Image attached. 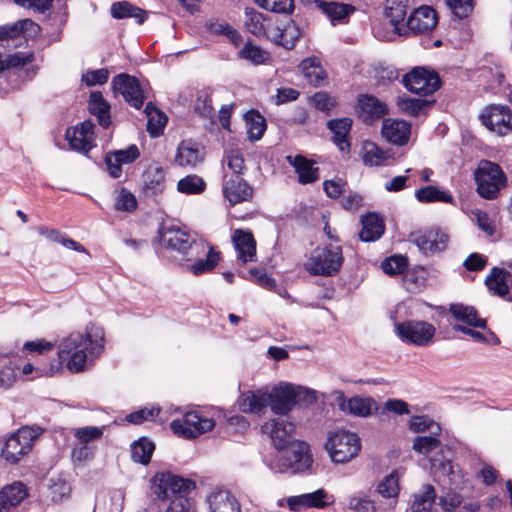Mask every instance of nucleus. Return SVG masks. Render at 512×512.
<instances>
[{"label": "nucleus", "mask_w": 512, "mask_h": 512, "mask_svg": "<svg viewBox=\"0 0 512 512\" xmlns=\"http://www.w3.org/2000/svg\"><path fill=\"white\" fill-rule=\"evenodd\" d=\"M245 27L255 37L266 38L286 50H292L301 37V30L292 19L274 20L254 8L245 9Z\"/></svg>", "instance_id": "nucleus-1"}, {"label": "nucleus", "mask_w": 512, "mask_h": 512, "mask_svg": "<svg viewBox=\"0 0 512 512\" xmlns=\"http://www.w3.org/2000/svg\"><path fill=\"white\" fill-rule=\"evenodd\" d=\"M103 341V331L100 328H91L85 334L73 332L61 341L58 357L61 363L66 362L71 372H81L85 368L88 354H100Z\"/></svg>", "instance_id": "nucleus-2"}, {"label": "nucleus", "mask_w": 512, "mask_h": 512, "mask_svg": "<svg viewBox=\"0 0 512 512\" xmlns=\"http://www.w3.org/2000/svg\"><path fill=\"white\" fill-rule=\"evenodd\" d=\"M196 489L193 480L171 472H157L151 479V491L156 499L168 502L165 512H189V495Z\"/></svg>", "instance_id": "nucleus-3"}, {"label": "nucleus", "mask_w": 512, "mask_h": 512, "mask_svg": "<svg viewBox=\"0 0 512 512\" xmlns=\"http://www.w3.org/2000/svg\"><path fill=\"white\" fill-rule=\"evenodd\" d=\"M42 431L38 426L19 428L5 439L1 448V457L9 464H17L31 451Z\"/></svg>", "instance_id": "nucleus-4"}, {"label": "nucleus", "mask_w": 512, "mask_h": 512, "mask_svg": "<svg viewBox=\"0 0 512 512\" xmlns=\"http://www.w3.org/2000/svg\"><path fill=\"white\" fill-rule=\"evenodd\" d=\"M343 260L340 246L317 247L311 252L305 267L311 275L333 276L339 272Z\"/></svg>", "instance_id": "nucleus-5"}, {"label": "nucleus", "mask_w": 512, "mask_h": 512, "mask_svg": "<svg viewBox=\"0 0 512 512\" xmlns=\"http://www.w3.org/2000/svg\"><path fill=\"white\" fill-rule=\"evenodd\" d=\"M325 448L334 463H347L361 450V440L356 433L338 430L330 434Z\"/></svg>", "instance_id": "nucleus-6"}, {"label": "nucleus", "mask_w": 512, "mask_h": 512, "mask_svg": "<svg viewBox=\"0 0 512 512\" xmlns=\"http://www.w3.org/2000/svg\"><path fill=\"white\" fill-rule=\"evenodd\" d=\"M312 394V391L305 389L302 386L283 383L279 386H275L271 390L270 408L273 413L286 416L300 401L314 400Z\"/></svg>", "instance_id": "nucleus-7"}, {"label": "nucleus", "mask_w": 512, "mask_h": 512, "mask_svg": "<svg viewBox=\"0 0 512 512\" xmlns=\"http://www.w3.org/2000/svg\"><path fill=\"white\" fill-rule=\"evenodd\" d=\"M478 194L485 199H495L505 187L507 179L501 167L491 161H482L475 171Z\"/></svg>", "instance_id": "nucleus-8"}, {"label": "nucleus", "mask_w": 512, "mask_h": 512, "mask_svg": "<svg viewBox=\"0 0 512 512\" xmlns=\"http://www.w3.org/2000/svg\"><path fill=\"white\" fill-rule=\"evenodd\" d=\"M439 448V452L430 460L431 465L444 475L449 476L453 473L452 452L449 448L443 447L440 440L434 436H417L413 441V449L419 454L427 455Z\"/></svg>", "instance_id": "nucleus-9"}, {"label": "nucleus", "mask_w": 512, "mask_h": 512, "mask_svg": "<svg viewBox=\"0 0 512 512\" xmlns=\"http://www.w3.org/2000/svg\"><path fill=\"white\" fill-rule=\"evenodd\" d=\"M395 332L402 342L424 347L432 343L436 329L426 321L406 320L395 324Z\"/></svg>", "instance_id": "nucleus-10"}, {"label": "nucleus", "mask_w": 512, "mask_h": 512, "mask_svg": "<svg viewBox=\"0 0 512 512\" xmlns=\"http://www.w3.org/2000/svg\"><path fill=\"white\" fill-rule=\"evenodd\" d=\"M438 23L436 11L429 6H421L415 9L401 26H397L396 34L408 37L427 33L433 30Z\"/></svg>", "instance_id": "nucleus-11"}, {"label": "nucleus", "mask_w": 512, "mask_h": 512, "mask_svg": "<svg viewBox=\"0 0 512 512\" xmlns=\"http://www.w3.org/2000/svg\"><path fill=\"white\" fill-rule=\"evenodd\" d=\"M404 87L412 93L428 96L435 93L441 86V79L435 71L425 67H414L402 79Z\"/></svg>", "instance_id": "nucleus-12"}, {"label": "nucleus", "mask_w": 512, "mask_h": 512, "mask_svg": "<svg viewBox=\"0 0 512 512\" xmlns=\"http://www.w3.org/2000/svg\"><path fill=\"white\" fill-rule=\"evenodd\" d=\"M215 422L211 418L203 417L198 412L186 413L183 418L171 422V430L186 439H193L199 435L211 431Z\"/></svg>", "instance_id": "nucleus-13"}, {"label": "nucleus", "mask_w": 512, "mask_h": 512, "mask_svg": "<svg viewBox=\"0 0 512 512\" xmlns=\"http://www.w3.org/2000/svg\"><path fill=\"white\" fill-rule=\"evenodd\" d=\"M481 123L498 135L512 132V114L506 105L491 104L485 107L479 116Z\"/></svg>", "instance_id": "nucleus-14"}, {"label": "nucleus", "mask_w": 512, "mask_h": 512, "mask_svg": "<svg viewBox=\"0 0 512 512\" xmlns=\"http://www.w3.org/2000/svg\"><path fill=\"white\" fill-rule=\"evenodd\" d=\"M411 241L424 255L431 256L446 250L449 235L440 228H431L412 233Z\"/></svg>", "instance_id": "nucleus-15"}, {"label": "nucleus", "mask_w": 512, "mask_h": 512, "mask_svg": "<svg viewBox=\"0 0 512 512\" xmlns=\"http://www.w3.org/2000/svg\"><path fill=\"white\" fill-rule=\"evenodd\" d=\"M112 89L120 93L126 102L135 109H140L144 103V91L139 80L127 73H120L112 80Z\"/></svg>", "instance_id": "nucleus-16"}, {"label": "nucleus", "mask_w": 512, "mask_h": 512, "mask_svg": "<svg viewBox=\"0 0 512 512\" xmlns=\"http://www.w3.org/2000/svg\"><path fill=\"white\" fill-rule=\"evenodd\" d=\"M295 424L279 417L265 422L261 430L272 440L273 445L278 450H283L295 442L294 432Z\"/></svg>", "instance_id": "nucleus-17"}, {"label": "nucleus", "mask_w": 512, "mask_h": 512, "mask_svg": "<svg viewBox=\"0 0 512 512\" xmlns=\"http://www.w3.org/2000/svg\"><path fill=\"white\" fill-rule=\"evenodd\" d=\"M158 236L164 246L184 256L192 255V251L198 247L187 233L174 227L165 228L163 223L158 229Z\"/></svg>", "instance_id": "nucleus-18"}, {"label": "nucleus", "mask_w": 512, "mask_h": 512, "mask_svg": "<svg viewBox=\"0 0 512 512\" xmlns=\"http://www.w3.org/2000/svg\"><path fill=\"white\" fill-rule=\"evenodd\" d=\"M332 395L339 409L346 414L367 417L376 408V401L371 397L353 396L347 399L341 390L334 391Z\"/></svg>", "instance_id": "nucleus-19"}, {"label": "nucleus", "mask_w": 512, "mask_h": 512, "mask_svg": "<svg viewBox=\"0 0 512 512\" xmlns=\"http://www.w3.org/2000/svg\"><path fill=\"white\" fill-rule=\"evenodd\" d=\"M356 110L358 117L367 125L373 124L388 113L384 102L368 94L358 96Z\"/></svg>", "instance_id": "nucleus-20"}, {"label": "nucleus", "mask_w": 512, "mask_h": 512, "mask_svg": "<svg viewBox=\"0 0 512 512\" xmlns=\"http://www.w3.org/2000/svg\"><path fill=\"white\" fill-rule=\"evenodd\" d=\"M223 195L229 203L236 204L251 201L253 198V188L245 181L241 175L232 174L223 183Z\"/></svg>", "instance_id": "nucleus-21"}, {"label": "nucleus", "mask_w": 512, "mask_h": 512, "mask_svg": "<svg viewBox=\"0 0 512 512\" xmlns=\"http://www.w3.org/2000/svg\"><path fill=\"white\" fill-rule=\"evenodd\" d=\"M381 133L389 143L404 146L409 141L411 125L404 120L384 119Z\"/></svg>", "instance_id": "nucleus-22"}, {"label": "nucleus", "mask_w": 512, "mask_h": 512, "mask_svg": "<svg viewBox=\"0 0 512 512\" xmlns=\"http://www.w3.org/2000/svg\"><path fill=\"white\" fill-rule=\"evenodd\" d=\"M142 192L146 197L161 194L166 188L165 172L160 166H149L142 175Z\"/></svg>", "instance_id": "nucleus-23"}, {"label": "nucleus", "mask_w": 512, "mask_h": 512, "mask_svg": "<svg viewBox=\"0 0 512 512\" xmlns=\"http://www.w3.org/2000/svg\"><path fill=\"white\" fill-rule=\"evenodd\" d=\"M353 121L349 117L330 119L327 122V128L333 133L332 141L342 152L350 151V141L348 139Z\"/></svg>", "instance_id": "nucleus-24"}, {"label": "nucleus", "mask_w": 512, "mask_h": 512, "mask_svg": "<svg viewBox=\"0 0 512 512\" xmlns=\"http://www.w3.org/2000/svg\"><path fill=\"white\" fill-rule=\"evenodd\" d=\"M232 240L238 252V258L243 263L255 261L256 241L251 232L237 229L232 236Z\"/></svg>", "instance_id": "nucleus-25"}, {"label": "nucleus", "mask_w": 512, "mask_h": 512, "mask_svg": "<svg viewBox=\"0 0 512 512\" xmlns=\"http://www.w3.org/2000/svg\"><path fill=\"white\" fill-rule=\"evenodd\" d=\"M270 392L257 390L243 393L238 400L239 408L244 413H259L265 407H270Z\"/></svg>", "instance_id": "nucleus-26"}, {"label": "nucleus", "mask_w": 512, "mask_h": 512, "mask_svg": "<svg viewBox=\"0 0 512 512\" xmlns=\"http://www.w3.org/2000/svg\"><path fill=\"white\" fill-rule=\"evenodd\" d=\"M361 224L362 229L359 232V239L363 242H374L384 234L385 224L377 213H368L362 216Z\"/></svg>", "instance_id": "nucleus-27"}, {"label": "nucleus", "mask_w": 512, "mask_h": 512, "mask_svg": "<svg viewBox=\"0 0 512 512\" xmlns=\"http://www.w3.org/2000/svg\"><path fill=\"white\" fill-rule=\"evenodd\" d=\"M28 496L27 487L21 482H14L0 491V512H8L19 505Z\"/></svg>", "instance_id": "nucleus-28"}, {"label": "nucleus", "mask_w": 512, "mask_h": 512, "mask_svg": "<svg viewBox=\"0 0 512 512\" xmlns=\"http://www.w3.org/2000/svg\"><path fill=\"white\" fill-rule=\"evenodd\" d=\"M299 69L314 87L324 86L327 83V74L318 57L312 56L303 59L299 64Z\"/></svg>", "instance_id": "nucleus-29"}, {"label": "nucleus", "mask_w": 512, "mask_h": 512, "mask_svg": "<svg viewBox=\"0 0 512 512\" xmlns=\"http://www.w3.org/2000/svg\"><path fill=\"white\" fill-rule=\"evenodd\" d=\"M211 512H240L238 500L228 490L219 489L208 497Z\"/></svg>", "instance_id": "nucleus-30"}, {"label": "nucleus", "mask_w": 512, "mask_h": 512, "mask_svg": "<svg viewBox=\"0 0 512 512\" xmlns=\"http://www.w3.org/2000/svg\"><path fill=\"white\" fill-rule=\"evenodd\" d=\"M110 14L112 18L118 20L134 18L139 25H142L148 18L147 11L125 0L112 3Z\"/></svg>", "instance_id": "nucleus-31"}, {"label": "nucleus", "mask_w": 512, "mask_h": 512, "mask_svg": "<svg viewBox=\"0 0 512 512\" xmlns=\"http://www.w3.org/2000/svg\"><path fill=\"white\" fill-rule=\"evenodd\" d=\"M88 111L98 119L99 125L107 129L111 125L110 104L99 91L91 92L88 101Z\"/></svg>", "instance_id": "nucleus-32"}, {"label": "nucleus", "mask_w": 512, "mask_h": 512, "mask_svg": "<svg viewBox=\"0 0 512 512\" xmlns=\"http://www.w3.org/2000/svg\"><path fill=\"white\" fill-rule=\"evenodd\" d=\"M288 162L295 168L298 181L301 184L314 183L319 179V169L313 167V162L302 155L288 156Z\"/></svg>", "instance_id": "nucleus-33"}, {"label": "nucleus", "mask_w": 512, "mask_h": 512, "mask_svg": "<svg viewBox=\"0 0 512 512\" xmlns=\"http://www.w3.org/2000/svg\"><path fill=\"white\" fill-rule=\"evenodd\" d=\"M452 316L468 326L485 329L487 322L485 319L478 317V312L473 306H467L462 303H454L449 307Z\"/></svg>", "instance_id": "nucleus-34"}, {"label": "nucleus", "mask_w": 512, "mask_h": 512, "mask_svg": "<svg viewBox=\"0 0 512 512\" xmlns=\"http://www.w3.org/2000/svg\"><path fill=\"white\" fill-rule=\"evenodd\" d=\"M292 448L286 452L288 466L294 471H302L308 468L312 463V457L309 453V446L304 442L296 445L291 444Z\"/></svg>", "instance_id": "nucleus-35"}, {"label": "nucleus", "mask_w": 512, "mask_h": 512, "mask_svg": "<svg viewBox=\"0 0 512 512\" xmlns=\"http://www.w3.org/2000/svg\"><path fill=\"white\" fill-rule=\"evenodd\" d=\"M315 4L332 23L349 17L355 11L354 6L335 1L315 0Z\"/></svg>", "instance_id": "nucleus-36"}, {"label": "nucleus", "mask_w": 512, "mask_h": 512, "mask_svg": "<svg viewBox=\"0 0 512 512\" xmlns=\"http://www.w3.org/2000/svg\"><path fill=\"white\" fill-rule=\"evenodd\" d=\"M144 112L147 116L146 130L148 134L153 138L160 136L168 122V117L154 106L152 102L147 103Z\"/></svg>", "instance_id": "nucleus-37"}, {"label": "nucleus", "mask_w": 512, "mask_h": 512, "mask_svg": "<svg viewBox=\"0 0 512 512\" xmlns=\"http://www.w3.org/2000/svg\"><path fill=\"white\" fill-rule=\"evenodd\" d=\"M510 273L505 269L493 267L490 274L485 279V285L495 295L507 298L509 295V285L507 284V278Z\"/></svg>", "instance_id": "nucleus-38"}, {"label": "nucleus", "mask_w": 512, "mask_h": 512, "mask_svg": "<svg viewBox=\"0 0 512 512\" xmlns=\"http://www.w3.org/2000/svg\"><path fill=\"white\" fill-rule=\"evenodd\" d=\"M204 159L195 143L183 141L179 144L175 162L180 166H196Z\"/></svg>", "instance_id": "nucleus-39"}, {"label": "nucleus", "mask_w": 512, "mask_h": 512, "mask_svg": "<svg viewBox=\"0 0 512 512\" xmlns=\"http://www.w3.org/2000/svg\"><path fill=\"white\" fill-rule=\"evenodd\" d=\"M248 139L252 142L260 140L267 128L266 119L257 111L250 110L245 114Z\"/></svg>", "instance_id": "nucleus-40"}, {"label": "nucleus", "mask_w": 512, "mask_h": 512, "mask_svg": "<svg viewBox=\"0 0 512 512\" xmlns=\"http://www.w3.org/2000/svg\"><path fill=\"white\" fill-rule=\"evenodd\" d=\"M391 155L388 151L381 149L377 144L371 141H365L362 146V160L366 166H380Z\"/></svg>", "instance_id": "nucleus-41"}, {"label": "nucleus", "mask_w": 512, "mask_h": 512, "mask_svg": "<svg viewBox=\"0 0 512 512\" xmlns=\"http://www.w3.org/2000/svg\"><path fill=\"white\" fill-rule=\"evenodd\" d=\"M436 500V492L432 485L425 484L422 490L413 494L412 512H425L431 509Z\"/></svg>", "instance_id": "nucleus-42"}, {"label": "nucleus", "mask_w": 512, "mask_h": 512, "mask_svg": "<svg viewBox=\"0 0 512 512\" xmlns=\"http://www.w3.org/2000/svg\"><path fill=\"white\" fill-rule=\"evenodd\" d=\"M155 444L145 437L138 439L131 445V457L136 463L147 465L151 461Z\"/></svg>", "instance_id": "nucleus-43"}, {"label": "nucleus", "mask_w": 512, "mask_h": 512, "mask_svg": "<svg viewBox=\"0 0 512 512\" xmlns=\"http://www.w3.org/2000/svg\"><path fill=\"white\" fill-rule=\"evenodd\" d=\"M416 199L421 203H453V196L445 191L440 190L436 186H425L415 192Z\"/></svg>", "instance_id": "nucleus-44"}, {"label": "nucleus", "mask_w": 512, "mask_h": 512, "mask_svg": "<svg viewBox=\"0 0 512 512\" xmlns=\"http://www.w3.org/2000/svg\"><path fill=\"white\" fill-rule=\"evenodd\" d=\"M408 0H386L385 13L396 33L397 26L405 21Z\"/></svg>", "instance_id": "nucleus-45"}, {"label": "nucleus", "mask_w": 512, "mask_h": 512, "mask_svg": "<svg viewBox=\"0 0 512 512\" xmlns=\"http://www.w3.org/2000/svg\"><path fill=\"white\" fill-rule=\"evenodd\" d=\"M65 138L72 150L87 154L94 146V141L89 136L81 135L77 130L68 128Z\"/></svg>", "instance_id": "nucleus-46"}, {"label": "nucleus", "mask_w": 512, "mask_h": 512, "mask_svg": "<svg viewBox=\"0 0 512 512\" xmlns=\"http://www.w3.org/2000/svg\"><path fill=\"white\" fill-rule=\"evenodd\" d=\"M205 189V181L195 174L187 175L177 183V190L183 194H200Z\"/></svg>", "instance_id": "nucleus-47"}, {"label": "nucleus", "mask_w": 512, "mask_h": 512, "mask_svg": "<svg viewBox=\"0 0 512 512\" xmlns=\"http://www.w3.org/2000/svg\"><path fill=\"white\" fill-rule=\"evenodd\" d=\"M195 111L204 118L210 119L214 116L211 89L205 88L197 92Z\"/></svg>", "instance_id": "nucleus-48"}, {"label": "nucleus", "mask_w": 512, "mask_h": 512, "mask_svg": "<svg viewBox=\"0 0 512 512\" xmlns=\"http://www.w3.org/2000/svg\"><path fill=\"white\" fill-rule=\"evenodd\" d=\"M238 55L241 59L248 60L254 65L263 64L268 59L267 52L261 47L254 45L251 41H248L244 45Z\"/></svg>", "instance_id": "nucleus-49"}, {"label": "nucleus", "mask_w": 512, "mask_h": 512, "mask_svg": "<svg viewBox=\"0 0 512 512\" xmlns=\"http://www.w3.org/2000/svg\"><path fill=\"white\" fill-rule=\"evenodd\" d=\"M220 259L219 253L213 247L209 248L206 259H198L190 266V271L194 275H201L206 272L212 271Z\"/></svg>", "instance_id": "nucleus-50"}, {"label": "nucleus", "mask_w": 512, "mask_h": 512, "mask_svg": "<svg viewBox=\"0 0 512 512\" xmlns=\"http://www.w3.org/2000/svg\"><path fill=\"white\" fill-rule=\"evenodd\" d=\"M49 492L53 502H61L69 497L71 487L69 483L61 477H52L49 484Z\"/></svg>", "instance_id": "nucleus-51"}, {"label": "nucleus", "mask_w": 512, "mask_h": 512, "mask_svg": "<svg viewBox=\"0 0 512 512\" xmlns=\"http://www.w3.org/2000/svg\"><path fill=\"white\" fill-rule=\"evenodd\" d=\"M34 60L33 53L16 52L8 55L4 60L0 59V73L8 68L23 67Z\"/></svg>", "instance_id": "nucleus-52"}, {"label": "nucleus", "mask_w": 512, "mask_h": 512, "mask_svg": "<svg viewBox=\"0 0 512 512\" xmlns=\"http://www.w3.org/2000/svg\"><path fill=\"white\" fill-rule=\"evenodd\" d=\"M261 8L274 13L291 14L294 10L293 0H254Z\"/></svg>", "instance_id": "nucleus-53"}, {"label": "nucleus", "mask_w": 512, "mask_h": 512, "mask_svg": "<svg viewBox=\"0 0 512 512\" xmlns=\"http://www.w3.org/2000/svg\"><path fill=\"white\" fill-rule=\"evenodd\" d=\"M310 101L317 110L326 114H330L337 105V100L325 91L316 92Z\"/></svg>", "instance_id": "nucleus-54"}, {"label": "nucleus", "mask_w": 512, "mask_h": 512, "mask_svg": "<svg viewBox=\"0 0 512 512\" xmlns=\"http://www.w3.org/2000/svg\"><path fill=\"white\" fill-rule=\"evenodd\" d=\"M305 506L307 508H326L331 504L328 493L324 489H318L312 493L303 494Z\"/></svg>", "instance_id": "nucleus-55"}, {"label": "nucleus", "mask_w": 512, "mask_h": 512, "mask_svg": "<svg viewBox=\"0 0 512 512\" xmlns=\"http://www.w3.org/2000/svg\"><path fill=\"white\" fill-rule=\"evenodd\" d=\"M407 266V259L401 255H393L386 258L381 267L388 275H398L404 272Z\"/></svg>", "instance_id": "nucleus-56"}, {"label": "nucleus", "mask_w": 512, "mask_h": 512, "mask_svg": "<svg viewBox=\"0 0 512 512\" xmlns=\"http://www.w3.org/2000/svg\"><path fill=\"white\" fill-rule=\"evenodd\" d=\"M377 491L385 498L396 497L399 493L398 477L391 473L386 476L377 486Z\"/></svg>", "instance_id": "nucleus-57"}, {"label": "nucleus", "mask_w": 512, "mask_h": 512, "mask_svg": "<svg viewBox=\"0 0 512 512\" xmlns=\"http://www.w3.org/2000/svg\"><path fill=\"white\" fill-rule=\"evenodd\" d=\"M451 12L455 17L464 19L468 17L474 9V0H445Z\"/></svg>", "instance_id": "nucleus-58"}, {"label": "nucleus", "mask_w": 512, "mask_h": 512, "mask_svg": "<svg viewBox=\"0 0 512 512\" xmlns=\"http://www.w3.org/2000/svg\"><path fill=\"white\" fill-rule=\"evenodd\" d=\"M409 427L414 432H424L429 430L433 434H437L440 431L439 424L435 423L428 416H414L410 423Z\"/></svg>", "instance_id": "nucleus-59"}, {"label": "nucleus", "mask_w": 512, "mask_h": 512, "mask_svg": "<svg viewBox=\"0 0 512 512\" xmlns=\"http://www.w3.org/2000/svg\"><path fill=\"white\" fill-rule=\"evenodd\" d=\"M115 208L118 211H134L137 208L136 197L126 188H122L116 198Z\"/></svg>", "instance_id": "nucleus-60"}, {"label": "nucleus", "mask_w": 512, "mask_h": 512, "mask_svg": "<svg viewBox=\"0 0 512 512\" xmlns=\"http://www.w3.org/2000/svg\"><path fill=\"white\" fill-rule=\"evenodd\" d=\"M109 79V71L106 68L88 70L82 75V81L88 86L103 85Z\"/></svg>", "instance_id": "nucleus-61"}, {"label": "nucleus", "mask_w": 512, "mask_h": 512, "mask_svg": "<svg viewBox=\"0 0 512 512\" xmlns=\"http://www.w3.org/2000/svg\"><path fill=\"white\" fill-rule=\"evenodd\" d=\"M114 156L115 162H120L123 164L133 163L140 157V151L135 144L128 146L126 149H120L115 151H110Z\"/></svg>", "instance_id": "nucleus-62"}, {"label": "nucleus", "mask_w": 512, "mask_h": 512, "mask_svg": "<svg viewBox=\"0 0 512 512\" xmlns=\"http://www.w3.org/2000/svg\"><path fill=\"white\" fill-rule=\"evenodd\" d=\"M103 435V427L87 426L76 429L74 436L82 444H87Z\"/></svg>", "instance_id": "nucleus-63"}, {"label": "nucleus", "mask_w": 512, "mask_h": 512, "mask_svg": "<svg viewBox=\"0 0 512 512\" xmlns=\"http://www.w3.org/2000/svg\"><path fill=\"white\" fill-rule=\"evenodd\" d=\"M348 507L354 512H375V504L372 500L363 496H351L349 498Z\"/></svg>", "instance_id": "nucleus-64"}]
</instances>
